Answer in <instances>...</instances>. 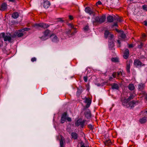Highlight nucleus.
<instances>
[{
    "instance_id": "obj_1",
    "label": "nucleus",
    "mask_w": 147,
    "mask_h": 147,
    "mask_svg": "<svg viewBox=\"0 0 147 147\" xmlns=\"http://www.w3.org/2000/svg\"><path fill=\"white\" fill-rule=\"evenodd\" d=\"M43 35L39 37L42 40H46L49 38L51 37V35H52L51 31L48 29L43 32Z\"/></svg>"
},
{
    "instance_id": "obj_2",
    "label": "nucleus",
    "mask_w": 147,
    "mask_h": 147,
    "mask_svg": "<svg viewBox=\"0 0 147 147\" xmlns=\"http://www.w3.org/2000/svg\"><path fill=\"white\" fill-rule=\"evenodd\" d=\"M2 38H3L5 41H10L11 39V37L10 36L5 35L4 33H1L0 34V41L3 43V41L1 40Z\"/></svg>"
},
{
    "instance_id": "obj_3",
    "label": "nucleus",
    "mask_w": 147,
    "mask_h": 147,
    "mask_svg": "<svg viewBox=\"0 0 147 147\" xmlns=\"http://www.w3.org/2000/svg\"><path fill=\"white\" fill-rule=\"evenodd\" d=\"M34 27L36 28H38L39 27H42L44 28H46L49 27L48 24L43 23H40V24H36L34 25Z\"/></svg>"
},
{
    "instance_id": "obj_4",
    "label": "nucleus",
    "mask_w": 147,
    "mask_h": 147,
    "mask_svg": "<svg viewBox=\"0 0 147 147\" xmlns=\"http://www.w3.org/2000/svg\"><path fill=\"white\" fill-rule=\"evenodd\" d=\"M105 37L108 38L109 40H111L113 37V35L108 30H106L104 33Z\"/></svg>"
},
{
    "instance_id": "obj_5",
    "label": "nucleus",
    "mask_w": 147,
    "mask_h": 147,
    "mask_svg": "<svg viewBox=\"0 0 147 147\" xmlns=\"http://www.w3.org/2000/svg\"><path fill=\"white\" fill-rule=\"evenodd\" d=\"M106 20L105 16L103 15L100 17H97L95 18V20L97 22L101 23L104 22Z\"/></svg>"
},
{
    "instance_id": "obj_6",
    "label": "nucleus",
    "mask_w": 147,
    "mask_h": 147,
    "mask_svg": "<svg viewBox=\"0 0 147 147\" xmlns=\"http://www.w3.org/2000/svg\"><path fill=\"white\" fill-rule=\"evenodd\" d=\"M52 41L54 42H57L59 41V39L57 36L54 34H52L51 36Z\"/></svg>"
},
{
    "instance_id": "obj_7",
    "label": "nucleus",
    "mask_w": 147,
    "mask_h": 147,
    "mask_svg": "<svg viewBox=\"0 0 147 147\" xmlns=\"http://www.w3.org/2000/svg\"><path fill=\"white\" fill-rule=\"evenodd\" d=\"M91 100L89 98H85L84 102L86 104V108H88L90 106L91 103Z\"/></svg>"
},
{
    "instance_id": "obj_8",
    "label": "nucleus",
    "mask_w": 147,
    "mask_h": 147,
    "mask_svg": "<svg viewBox=\"0 0 147 147\" xmlns=\"http://www.w3.org/2000/svg\"><path fill=\"white\" fill-rule=\"evenodd\" d=\"M117 32H119V36L121 37L122 38L125 39L126 38V35L123 31H119L117 29L116 30Z\"/></svg>"
},
{
    "instance_id": "obj_9",
    "label": "nucleus",
    "mask_w": 147,
    "mask_h": 147,
    "mask_svg": "<svg viewBox=\"0 0 147 147\" xmlns=\"http://www.w3.org/2000/svg\"><path fill=\"white\" fill-rule=\"evenodd\" d=\"M84 123V120L82 121V119H78L77 121L75 123V125L77 126H79V125H81V126H83Z\"/></svg>"
},
{
    "instance_id": "obj_10",
    "label": "nucleus",
    "mask_w": 147,
    "mask_h": 147,
    "mask_svg": "<svg viewBox=\"0 0 147 147\" xmlns=\"http://www.w3.org/2000/svg\"><path fill=\"white\" fill-rule=\"evenodd\" d=\"M66 115L67 113H64L62 115L61 120V123H63L65 122L66 119Z\"/></svg>"
},
{
    "instance_id": "obj_11",
    "label": "nucleus",
    "mask_w": 147,
    "mask_h": 147,
    "mask_svg": "<svg viewBox=\"0 0 147 147\" xmlns=\"http://www.w3.org/2000/svg\"><path fill=\"white\" fill-rule=\"evenodd\" d=\"M85 11L86 13L89 14L90 15L93 14L94 13L89 7H87L85 8Z\"/></svg>"
},
{
    "instance_id": "obj_12",
    "label": "nucleus",
    "mask_w": 147,
    "mask_h": 147,
    "mask_svg": "<svg viewBox=\"0 0 147 147\" xmlns=\"http://www.w3.org/2000/svg\"><path fill=\"white\" fill-rule=\"evenodd\" d=\"M51 4L48 1H46L44 2L43 5L45 8H48L50 6Z\"/></svg>"
},
{
    "instance_id": "obj_13",
    "label": "nucleus",
    "mask_w": 147,
    "mask_h": 147,
    "mask_svg": "<svg viewBox=\"0 0 147 147\" xmlns=\"http://www.w3.org/2000/svg\"><path fill=\"white\" fill-rule=\"evenodd\" d=\"M130 100H129V99H128V98L127 99H124V100H122V104L124 106H126L127 107L129 106L128 105V104H129L128 102Z\"/></svg>"
},
{
    "instance_id": "obj_14",
    "label": "nucleus",
    "mask_w": 147,
    "mask_h": 147,
    "mask_svg": "<svg viewBox=\"0 0 147 147\" xmlns=\"http://www.w3.org/2000/svg\"><path fill=\"white\" fill-rule=\"evenodd\" d=\"M7 4L6 3H2L0 7V9L2 11H4L7 9Z\"/></svg>"
},
{
    "instance_id": "obj_15",
    "label": "nucleus",
    "mask_w": 147,
    "mask_h": 147,
    "mask_svg": "<svg viewBox=\"0 0 147 147\" xmlns=\"http://www.w3.org/2000/svg\"><path fill=\"white\" fill-rule=\"evenodd\" d=\"M129 54V51L127 49L125 50L124 52V54L123 56V57L125 59H127V58Z\"/></svg>"
},
{
    "instance_id": "obj_16",
    "label": "nucleus",
    "mask_w": 147,
    "mask_h": 147,
    "mask_svg": "<svg viewBox=\"0 0 147 147\" xmlns=\"http://www.w3.org/2000/svg\"><path fill=\"white\" fill-rule=\"evenodd\" d=\"M65 142V140L63 137L61 136V139L60 141V147H64L63 142Z\"/></svg>"
},
{
    "instance_id": "obj_17",
    "label": "nucleus",
    "mask_w": 147,
    "mask_h": 147,
    "mask_svg": "<svg viewBox=\"0 0 147 147\" xmlns=\"http://www.w3.org/2000/svg\"><path fill=\"white\" fill-rule=\"evenodd\" d=\"M12 17L14 19H16L19 16V14L17 12H14L12 14Z\"/></svg>"
},
{
    "instance_id": "obj_18",
    "label": "nucleus",
    "mask_w": 147,
    "mask_h": 147,
    "mask_svg": "<svg viewBox=\"0 0 147 147\" xmlns=\"http://www.w3.org/2000/svg\"><path fill=\"white\" fill-rule=\"evenodd\" d=\"M107 20L108 22H113L114 20V17L112 16H109L107 17Z\"/></svg>"
},
{
    "instance_id": "obj_19",
    "label": "nucleus",
    "mask_w": 147,
    "mask_h": 147,
    "mask_svg": "<svg viewBox=\"0 0 147 147\" xmlns=\"http://www.w3.org/2000/svg\"><path fill=\"white\" fill-rule=\"evenodd\" d=\"M135 104L136 103L134 101H131L129 103V104H128V105L129 106L127 107L129 108L130 107L131 108H132L134 107L135 105Z\"/></svg>"
},
{
    "instance_id": "obj_20",
    "label": "nucleus",
    "mask_w": 147,
    "mask_h": 147,
    "mask_svg": "<svg viewBox=\"0 0 147 147\" xmlns=\"http://www.w3.org/2000/svg\"><path fill=\"white\" fill-rule=\"evenodd\" d=\"M85 116L87 118H89L91 117V113L90 111L88 110L85 112Z\"/></svg>"
},
{
    "instance_id": "obj_21",
    "label": "nucleus",
    "mask_w": 147,
    "mask_h": 147,
    "mask_svg": "<svg viewBox=\"0 0 147 147\" xmlns=\"http://www.w3.org/2000/svg\"><path fill=\"white\" fill-rule=\"evenodd\" d=\"M111 40H110V41H109V48H112L114 46V42Z\"/></svg>"
},
{
    "instance_id": "obj_22",
    "label": "nucleus",
    "mask_w": 147,
    "mask_h": 147,
    "mask_svg": "<svg viewBox=\"0 0 147 147\" xmlns=\"http://www.w3.org/2000/svg\"><path fill=\"white\" fill-rule=\"evenodd\" d=\"M82 91V89L81 87H80L78 89V91L77 92V95L78 96H79Z\"/></svg>"
},
{
    "instance_id": "obj_23",
    "label": "nucleus",
    "mask_w": 147,
    "mask_h": 147,
    "mask_svg": "<svg viewBox=\"0 0 147 147\" xmlns=\"http://www.w3.org/2000/svg\"><path fill=\"white\" fill-rule=\"evenodd\" d=\"M140 122L141 123H145L146 121V117H143L140 119Z\"/></svg>"
},
{
    "instance_id": "obj_24",
    "label": "nucleus",
    "mask_w": 147,
    "mask_h": 147,
    "mask_svg": "<svg viewBox=\"0 0 147 147\" xmlns=\"http://www.w3.org/2000/svg\"><path fill=\"white\" fill-rule=\"evenodd\" d=\"M71 136L74 139H76L78 137V135L76 133L73 132L71 133Z\"/></svg>"
},
{
    "instance_id": "obj_25",
    "label": "nucleus",
    "mask_w": 147,
    "mask_h": 147,
    "mask_svg": "<svg viewBox=\"0 0 147 147\" xmlns=\"http://www.w3.org/2000/svg\"><path fill=\"white\" fill-rule=\"evenodd\" d=\"M104 144L105 145L109 146L111 144V141L110 140H108L104 142Z\"/></svg>"
},
{
    "instance_id": "obj_26",
    "label": "nucleus",
    "mask_w": 147,
    "mask_h": 147,
    "mask_svg": "<svg viewBox=\"0 0 147 147\" xmlns=\"http://www.w3.org/2000/svg\"><path fill=\"white\" fill-rule=\"evenodd\" d=\"M129 89L130 90H133L134 89V87L133 84H130L128 86Z\"/></svg>"
},
{
    "instance_id": "obj_27",
    "label": "nucleus",
    "mask_w": 147,
    "mask_h": 147,
    "mask_svg": "<svg viewBox=\"0 0 147 147\" xmlns=\"http://www.w3.org/2000/svg\"><path fill=\"white\" fill-rule=\"evenodd\" d=\"M144 85L143 84H140L139 85L138 88L140 90H142L144 88Z\"/></svg>"
},
{
    "instance_id": "obj_28",
    "label": "nucleus",
    "mask_w": 147,
    "mask_h": 147,
    "mask_svg": "<svg viewBox=\"0 0 147 147\" xmlns=\"http://www.w3.org/2000/svg\"><path fill=\"white\" fill-rule=\"evenodd\" d=\"M112 88L113 89H118L119 88V87L117 84H114L112 86Z\"/></svg>"
},
{
    "instance_id": "obj_29",
    "label": "nucleus",
    "mask_w": 147,
    "mask_h": 147,
    "mask_svg": "<svg viewBox=\"0 0 147 147\" xmlns=\"http://www.w3.org/2000/svg\"><path fill=\"white\" fill-rule=\"evenodd\" d=\"M140 61L139 60H136L134 61V64H141Z\"/></svg>"
},
{
    "instance_id": "obj_30",
    "label": "nucleus",
    "mask_w": 147,
    "mask_h": 147,
    "mask_svg": "<svg viewBox=\"0 0 147 147\" xmlns=\"http://www.w3.org/2000/svg\"><path fill=\"white\" fill-rule=\"evenodd\" d=\"M111 61L113 62H117L119 61L118 59L117 58H112Z\"/></svg>"
},
{
    "instance_id": "obj_31",
    "label": "nucleus",
    "mask_w": 147,
    "mask_h": 147,
    "mask_svg": "<svg viewBox=\"0 0 147 147\" xmlns=\"http://www.w3.org/2000/svg\"><path fill=\"white\" fill-rule=\"evenodd\" d=\"M23 35V33H17V36L18 37H20L22 36Z\"/></svg>"
},
{
    "instance_id": "obj_32",
    "label": "nucleus",
    "mask_w": 147,
    "mask_h": 147,
    "mask_svg": "<svg viewBox=\"0 0 147 147\" xmlns=\"http://www.w3.org/2000/svg\"><path fill=\"white\" fill-rule=\"evenodd\" d=\"M142 8L145 11H147V5H143Z\"/></svg>"
},
{
    "instance_id": "obj_33",
    "label": "nucleus",
    "mask_w": 147,
    "mask_h": 147,
    "mask_svg": "<svg viewBox=\"0 0 147 147\" xmlns=\"http://www.w3.org/2000/svg\"><path fill=\"white\" fill-rule=\"evenodd\" d=\"M88 29H89L88 26H86L84 28V30L85 31H87L88 30Z\"/></svg>"
},
{
    "instance_id": "obj_34",
    "label": "nucleus",
    "mask_w": 147,
    "mask_h": 147,
    "mask_svg": "<svg viewBox=\"0 0 147 147\" xmlns=\"http://www.w3.org/2000/svg\"><path fill=\"white\" fill-rule=\"evenodd\" d=\"M130 65H127V66L126 69L127 71L128 72H129L130 71Z\"/></svg>"
},
{
    "instance_id": "obj_35",
    "label": "nucleus",
    "mask_w": 147,
    "mask_h": 147,
    "mask_svg": "<svg viewBox=\"0 0 147 147\" xmlns=\"http://www.w3.org/2000/svg\"><path fill=\"white\" fill-rule=\"evenodd\" d=\"M115 19L118 22H121L122 21V20L121 18H116Z\"/></svg>"
},
{
    "instance_id": "obj_36",
    "label": "nucleus",
    "mask_w": 147,
    "mask_h": 147,
    "mask_svg": "<svg viewBox=\"0 0 147 147\" xmlns=\"http://www.w3.org/2000/svg\"><path fill=\"white\" fill-rule=\"evenodd\" d=\"M68 26H69L70 27H71L72 28H73L74 30L76 29V28H74V26L73 24H68Z\"/></svg>"
},
{
    "instance_id": "obj_37",
    "label": "nucleus",
    "mask_w": 147,
    "mask_h": 147,
    "mask_svg": "<svg viewBox=\"0 0 147 147\" xmlns=\"http://www.w3.org/2000/svg\"><path fill=\"white\" fill-rule=\"evenodd\" d=\"M133 97L134 96L132 94H131L128 98V99H129V100H130L131 99H132L133 98Z\"/></svg>"
},
{
    "instance_id": "obj_38",
    "label": "nucleus",
    "mask_w": 147,
    "mask_h": 147,
    "mask_svg": "<svg viewBox=\"0 0 147 147\" xmlns=\"http://www.w3.org/2000/svg\"><path fill=\"white\" fill-rule=\"evenodd\" d=\"M68 121H71V118L68 117H67V115H66V119Z\"/></svg>"
},
{
    "instance_id": "obj_39",
    "label": "nucleus",
    "mask_w": 147,
    "mask_h": 147,
    "mask_svg": "<svg viewBox=\"0 0 147 147\" xmlns=\"http://www.w3.org/2000/svg\"><path fill=\"white\" fill-rule=\"evenodd\" d=\"M36 59L35 57H33L31 59V61L32 62H34L36 61Z\"/></svg>"
},
{
    "instance_id": "obj_40",
    "label": "nucleus",
    "mask_w": 147,
    "mask_h": 147,
    "mask_svg": "<svg viewBox=\"0 0 147 147\" xmlns=\"http://www.w3.org/2000/svg\"><path fill=\"white\" fill-rule=\"evenodd\" d=\"M117 76V73L115 72L113 73L112 74V76L114 78L116 77Z\"/></svg>"
},
{
    "instance_id": "obj_41",
    "label": "nucleus",
    "mask_w": 147,
    "mask_h": 147,
    "mask_svg": "<svg viewBox=\"0 0 147 147\" xmlns=\"http://www.w3.org/2000/svg\"><path fill=\"white\" fill-rule=\"evenodd\" d=\"M84 80L85 82H86L87 80V77L86 76H85L84 77Z\"/></svg>"
},
{
    "instance_id": "obj_42",
    "label": "nucleus",
    "mask_w": 147,
    "mask_h": 147,
    "mask_svg": "<svg viewBox=\"0 0 147 147\" xmlns=\"http://www.w3.org/2000/svg\"><path fill=\"white\" fill-rule=\"evenodd\" d=\"M142 46H143L142 43H141L140 44V45L138 46V47L139 48L141 49L142 48Z\"/></svg>"
},
{
    "instance_id": "obj_43",
    "label": "nucleus",
    "mask_w": 147,
    "mask_h": 147,
    "mask_svg": "<svg viewBox=\"0 0 147 147\" xmlns=\"http://www.w3.org/2000/svg\"><path fill=\"white\" fill-rule=\"evenodd\" d=\"M117 43H118V45H117V47H120V45L121 43H120L119 40H117Z\"/></svg>"
},
{
    "instance_id": "obj_44",
    "label": "nucleus",
    "mask_w": 147,
    "mask_h": 147,
    "mask_svg": "<svg viewBox=\"0 0 147 147\" xmlns=\"http://www.w3.org/2000/svg\"><path fill=\"white\" fill-rule=\"evenodd\" d=\"M117 76H119L120 75H122V73L121 72H119L117 73Z\"/></svg>"
},
{
    "instance_id": "obj_45",
    "label": "nucleus",
    "mask_w": 147,
    "mask_h": 147,
    "mask_svg": "<svg viewBox=\"0 0 147 147\" xmlns=\"http://www.w3.org/2000/svg\"><path fill=\"white\" fill-rule=\"evenodd\" d=\"M102 3L100 1H98V2L96 3V5H100Z\"/></svg>"
},
{
    "instance_id": "obj_46",
    "label": "nucleus",
    "mask_w": 147,
    "mask_h": 147,
    "mask_svg": "<svg viewBox=\"0 0 147 147\" xmlns=\"http://www.w3.org/2000/svg\"><path fill=\"white\" fill-rule=\"evenodd\" d=\"M144 115H145V116H147V111H145L144 112Z\"/></svg>"
},
{
    "instance_id": "obj_47",
    "label": "nucleus",
    "mask_w": 147,
    "mask_h": 147,
    "mask_svg": "<svg viewBox=\"0 0 147 147\" xmlns=\"http://www.w3.org/2000/svg\"><path fill=\"white\" fill-rule=\"evenodd\" d=\"M88 127L90 129H92V126L91 125H89L88 126Z\"/></svg>"
},
{
    "instance_id": "obj_48",
    "label": "nucleus",
    "mask_w": 147,
    "mask_h": 147,
    "mask_svg": "<svg viewBox=\"0 0 147 147\" xmlns=\"http://www.w3.org/2000/svg\"><path fill=\"white\" fill-rule=\"evenodd\" d=\"M69 19L71 20H72L73 19V16L71 15L69 16Z\"/></svg>"
},
{
    "instance_id": "obj_49",
    "label": "nucleus",
    "mask_w": 147,
    "mask_h": 147,
    "mask_svg": "<svg viewBox=\"0 0 147 147\" xmlns=\"http://www.w3.org/2000/svg\"><path fill=\"white\" fill-rule=\"evenodd\" d=\"M71 32V30H67V31L66 32V33L67 34H69Z\"/></svg>"
},
{
    "instance_id": "obj_50",
    "label": "nucleus",
    "mask_w": 147,
    "mask_h": 147,
    "mask_svg": "<svg viewBox=\"0 0 147 147\" xmlns=\"http://www.w3.org/2000/svg\"><path fill=\"white\" fill-rule=\"evenodd\" d=\"M144 25L147 26V21H145L144 22Z\"/></svg>"
},
{
    "instance_id": "obj_51",
    "label": "nucleus",
    "mask_w": 147,
    "mask_h": 147,
    "mask_svg": "<svg viewBox=\"0 0 147 147\" xmlns=\"http://www.w3.org/2000/svg\"><path fill=\"white\" fill-rule=\"evenodd\" d=\"M28 29H29L28 28H24V29L21 30H23L24 31H26V30H28Z\"/></svg>"
},
{
    "instance_id": "obj_52",
    "label": "nucleus",
    "mask_w": 147,
    "mask_h": 147,
    "mask_svg": "<svg viewBox=\"0 0 147 147\" xmlns=\"http://www.w3.org/2000/svg\"><path fill=\"white\" fill-rule=\"evenodd\" d=\"M129 48H131L133 47V45L132 44H130L129 45Z\"/></svg>"
},
{
    "instance_id": "obj_53",
    "label": "nucleus",
    "mask_w": 147,
    "mask_h": 147,
    "mask_svg": "<svg viewBox=\"0 0 147 147\" xmlns=\"http://www.w3.org/2000/svg\"><path fill=\"white\" fill-rule=\"evenodd\" d=\"M114 26H117V23H115L113 25V27Z\"/></svg>"
},
{
    "instance_id": "obj_54",
    "label": "nucleus",
    "mask_w": 147,
    "mask_h": 147,
    "mask_svg": "<svg viewBox=\"0 0 147 147\" xmlns=\"http://www.w3.org/2000/svg\"><path fill=\"white\" fill-rule=\"evenodd\" d=\"M112 79H113V78H112V77H110L109 78V80H112Z\"/></svg>"
},
{
    "instance_id": "obj_55",
    "label": "nucleus",
    "mask_w": 147,
    "mask_h": 147,
    "mask_svg": "<svg viewBox=\"0 0 147 147\" xmlns=\"http://www.w3.org/2000/svg\"><path fill=\"white\" fill-rule=\"evenodd\" d=\"M81 147H88L87 146H85L84 144L83 145H82Z\"/></svg>"
},
{
    "instance_id": "obj_56",
    "label": "nucleus",
    "mask_w": 147,
    "mask_h": 147,
    "mask_svg": "<svg viewBox=\"0 0 147 147\" xmlns=\"http://www.w3.org/2000/svg\"><path fill=\"white\" fill-rule=\"evenodd\" d=\"M9 1H10L13 2L14 1V0H9Z\"/></svg>"
},
{
    "instance_id": "obj_57",
    "label": "nucleus",
    "mask_w": 147,
    "mask_h": 147,
    "mask_svg": "<svg viewBox=\"0 0 147 147\" xmlns=\"http://www.w3.org/2000/svg\"><path fill=\"white\" fill-rule=\"evenodd\" d=\"M146 98L147 100V94L146 95Z\"/></svg>"
},
{
    "instance_id": "obj_58",
    "label": "nucleus",
    "mask_w": 147,
    "mask_h": 147,
    "mask_svg": "<svg viewBox=\"0 0 147 147\" xmlns=\"http://www.w3.org/2000/svg\"><path fill=\"white\" fill-rule=\"evenodd\" d=\"M145 36H146L144 34V35H143V36H144V37H145Z\"/></svg>"
}]
</instances>
